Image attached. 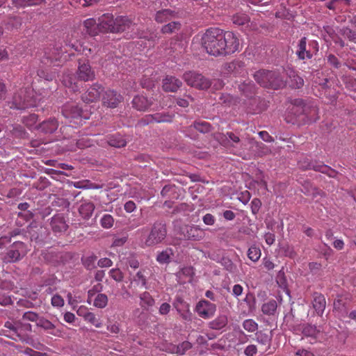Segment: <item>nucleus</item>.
Listing matches in <instances>:
<instances>
[{"label": "nucleus", "mask_w": 356, "mask_h": 356, "mask_svg": "<svg viewBox=\"0 0 356 356\" xmlns=\"http://www.w3.org/2000/svg\"><path fill=\"white\" fill-rule=\"evenodd\" d=\"M201 42L207 52L213 56L231 54L241 49L240 39L235 33L216 28L207 30Z\"/></svg>", "instance_id": "obj_1"}, {"label": "nucleus", "mask_w": 356, "mask_h": 356, "mask_svg": "<svg viewBox=\"0 0 356 356\" xmlns=\"http://www.w3.org/2000/svg\"><path fill=\"white\" fill-rule=\"evenodd\" d=\"M42 99L41 95H36L33 89L26 87L15 94L12 101L8 102V106L10 108L24 109L36 106Z\"/></svg>", "instance_id": "obj_2"}, {"label": "nucleus", "mask_w": 356, "mask_h": 356, "mask_svg": "<svg viewBox=\"0 0 356 356\" xmlns=\"http://www.w3.org/2000/svg\"><path fill=\"white\" fill-rule=\"evenodd\" d=\"M255 81L261 86L278 89L284 85V81L277 72L261 70L254 74Z\"/></svg>", "instance_id": "obj_3"}, {"label": "nucleus", "mask_w": 356, "mask_h": 356, "mask_svg": "<svg viewBox=\"0 0 356 356\" xmlns=\"http://www.w3.org/2000/svg\"><path fill=\"white\" fill-rule=\"evenodd\" d=\"M167 230L165 225L161 222L154 224L151 232L144 241L145 246H153L161 243L166 237Z\"/></svg>", "instance_id": "obj_4"}, {"label": "nucleus", "mask_w": 356, "mask_h": 356, "mask_svg": "<svg viewBox=\"0 0 356 356\" xmlns=\"http://www.w3.org/2000/svg\"><path fill=\"white\" fill-rule=\"evenodd\" d=\"M183 79L188 86L201 90L207 89L211 86V82L209 79L195 72L184 73Z\"/></svg>", "instance_id": "obj_5"}, {"label": "nucleus", "mask_w": 356, "mask_h": 356, "mask_svg": "<svg viewBox=\"0 0 356 356\" xmlns=\"http://www.w3.org/2000/svg\"><path fill=\"white\" fill-rule=\"evenodd\" d=\"M27 251V248L24 243L15 242L2 259L6 263L15 262L24 257Z\"/></svg>", "instance_id": "obj_6"}, {"label": "nucleus", "mask_w": 356, "mask_h": 356, "mask_svg": "<svg viewBox=\"0 0 356 356\" xmlns=\"http://www.w3.org/2000/svg\"><path fill=\"white\" fill-rule=\"evenodd\" d=\"M293 332L297 334H302L305 337L313 339L314 341L320 339L321 332L316 326L310 324L299 325L293 328Z\"/></svg>", "instance_id": "obj_7"}, {"label": "nucleus", "mask_w": 356, "mask_h": 356, "mask_svg": "<svg viewBox=\"0 0 356 356\" xmlns=\"http://www.w3.org/2000/svg\"><path fill=\"white\" fill-rule=\"evenodd\" d=\"M216 311V305L206 300L199 301L195 307V312L197 314L205 319L211 318Z\"/></svg>", "instance_id": "obj_8"}, {"label": "nucleus", "mask_w": 356, "mask_h": 356, "mask_svg": "<svg viewBox=\"0 0 356 356\" xmlns=\"http://www.w3.org/2000/svg\"><path fill=\"white\" fill-rule=\"evenodd\" d=\"M63 114L66 118L75 120L77 124L81 122L82 118H87L82 110L74 104L65 105L63 109Z\"/></svg>", "instance_id": "obj_9"}, {"label": "nucleus", "mask_w": 356, "mask_h": 356, "mask_svg": "<svg viewBox=\"0 0 356 356\" xmlns=\"http://www.w3.org/2000/svg\"><path fill=\"white\" fill-rule=\"evenodd\" d=\"M121 100L122 96L112 90L105 91L102 97L103 104L109 108L116 107Z\"/></svg>", "instance_id": "obj_10"}, {"label": "nucleus", "mask_w": 356, "mask_h": 356, "mask_svg": "<svg viewBox=\"0 0 356 356\" xmlns=\"http://www.w3.org/2000/svg\"><path fill=\"white\" fill-rule=\"evenodd\" d=\"M99 25V31L114 32L118 28H114L115 24V19L111 14H104L98 19Z\"/></svg>", "instance_id": "obj_11"}, {"label": "nucleus", "mask_w": 356, "mask_h": 356, "mask_svg": "<svg viewBox=\"0 0 356 356\" xmlns=\"http://www.w3.org/2000/svg\"><path fill=\"white\" fill-rule=\"evenodd\" d=\"M300 168L307 170L314 169L316 171H321L323 173H329L330 177H334L335 172L330 169L327 165L321 164H314L312 162L308 161L307 159L304 161H300L298 163Z\"/></svg>", "instance_id": "obj_12"}, {"label": "nucleus", "mask_w": 356, "mask_h": 356, "mask_svg": "<svg viewBox=\"0 0 356 356\" xmlns=\"http://www.w3.org/2000/svg\"><path fill=\"white\" fill-rule=\"evenodd\" d=\"M173 305L184 320L186 321L192 320V313L190 311V306L188 303L180 298H177Z\"/></svg>", "instance_id": "obj_13"}, {"label": "nucleus", "mask_w": 356, "mask_h": 356, "mask_svg": "<svg viewBox=\"0 0 356 356\" xmlns=\"http://www.w3.org/2000/svg\"><path fill=\"white\" fill-rule=\"evenodd\" d=\"M77 76L79 79L84 81L92 80L95 77V72L92 70L88 63H79Z\"/></svg>", "instance_id": "obj_14"}, {"label": "nucleus", "mask_w": 356, "mask_h": 356, "mask_svg": "<svg viewBox=\"0 0 356 356\" xmlns=\"http://www.w3.org/2000/svg\"><path fill=\"white\" fill-rule=\"evenodd\" d=\"M103 91L101 86L95 84L89 88L82 95V99L86 103L92 102L99 98L101 92Z\"/></svg>", "instance_id": "obj_15"}, {"label": "nucleus", "mask_w": 356, "mask_h": 356, "mask_svg": "<svg viewBox=\"0 0 356 356\" xmlns=\"http://www.w3.org/2000/svg\"><path fill=\"white\" fill-rule=\"evenodd\" d=\"M184 235L188 240L199 241L204 237V232L197 226H187L184 231Z\"/></svg>", "instance_id": "obj_16"}, {"label": "nucleus", "mask_w": 356, "mask_h": 356, "mask_svg": "<svg viewBox=\"0 0 356 356\" xmlns=\"http://www.w3.org/2000/svg\"><path fill=\"white\" fill-rule=\"evenodd\" d=\"M182 85V83L178 79L174 76H166L163 81V88L165 91L175 92Z\"/></svg>", "instance_id": "obj_17"}, {"label": "nucleus", "mask_w": 356, "mask_h": 356, "mask_svg": "<svg viewBox=\"0 0 356 356\" xmlns=\"http://www.w3.org/2000/svg\"><path fill=\"white\" fill-rule=\"evenodd\" d=\"M313 298V307L316 312V313L318 315L321 316L323 314L324 310L325 309V298L322 294L318 293H315L314 294Z\"/></svg>", "instance_id": "obj_18"}, {"label": "nucleus", "mask_w": 356, "mask_h": 356, "mask_svg": "<svg viewBox=\"0 0 356 356\" xmlns=\"http://www.w3.org/2000/svg\"><path fill=\"white\" fill-rule=\"evenodd\" d=\"M132 104L137 110L145 111L150 106L152 102L144 95H137L133 99Z\"/></svg>", "instance_id": "obj_19"}, {"label": "nucleus", "mask_w": 356, "mask_h": 356, "mask_svg": "<svg viewBox=\"0 0 356 356\" xmlns=\"http://www.w3.org/2000/svg\"><path fill=\"white\" fill-rule=\"evenodd\" d=\"M58 123L57 120L55 118H50L42 122L39 125V129L45 134H51L58 129Z\"/></svg>", "instance_id": "obj_20"}, {"label": "nucleus", "mask_w": 356, "mask_h": 356, "mask_svg": "<svg viewBox=\"0 0 356 356\" xmlns=\"http://www.w3.org/2000/svg\"><path fill=\"white\" fill-rule=\"evenodd\" d=\"M83 26L86 29V32L90 35H95L99 31V22L93 18L87 19L83 22Z\"/></svg>", "instance_id": "obj_21"}, {"label": "nucleus", "mask_w": 356, "mask_h": 356, "mask_svg": "<svg viewBox=\"0 0 356 356\" xmlns=\"http://www.w3.org/2000/svg\"><path fill=\"white\" fill-rule=\"evenodd\" d=\"M132 26L131 22L127 17L119 16L115 18V24L114 28H118V30H114V32H120L129 29Z\"/></svg>", "instance_id": "obj_22"}, {"label": "nucleus", "mask_w": 356, "mask_h": 356, "mask_svg": "<svg viewBox=\"0 0 356 356\" xmlns=\"http://www.w3.org/2000/svg\"><path fill=\"white\" fill-rule=\"evenodd\" d=\"M94 209L95 206L92 202H86L80 206L79 211L84 219H88L92 216Z\"/></svg>", "instance_id": "obj_23"}, {"label": "nucleus", "mask_w": 356, "mask_h": 356, "mask_svg": "<svg viewBox=\"0 0 356 356\" xmlns=\"http://www.w3.org/2000/svg\"><path fill=\"white\" fill-rule=\"evenodd\" d=\"M7 21L5 22V26L8 30L17 29L21 25V20L16 15L13 13H9L7 15Z\"/></svg>", "instance_id": "obj_24"}, {"label": "nucleus", "mask_w": 356, "mask_h": 356, "mask_svg": "<svg viewBox=\"0 0 356 356\" xmlns=\"http://www.w3.org/2000/svg\"><path fill=\"white\" fill-rule=\"evenodd\" d=\"M172 255L173 250L171 248H166L158 253L156 256V261L161 264H168L170 261Z\"/></svg>", "instance_id": "obj_25"}, {"label": "nucleus", "mask_w": 356, "mask_h": 356, "mask_svg": "<svg viewBox=\"0 0 356 356\" xmlns=\"http://www.w3.org/2000/svg\"><path fill=\"white\" fill-rule=\"evenodd\" d=\"M147 275V273L146 270L141 269L138 271L136 275L134 277L133 282H135L138 286L147 289L146 280Z\"/></svg>", "instance_id": "obj_26"}, {"label": "nucleus", "mask_w": 356, "mask_h": 356, "mask_svg": "<svg viewBox=\"0 0 356 356\" xmlns=\"http://www.w3.org/2000/svg\"><path fill=\"white\" fill-rule=\"evenodd\" d=\"M37 324L38 326L47 331L49 334L54 336L58 335V331L55 329L54 325L49 321L46 319H40Z\"/></svg>", "instance_id": "obj_27"}, {"label": "nucleus", "mask_w": 356, "mask_h": 356, "mask_svg": "<svg viewBox=\"0 0 356 356\" xmlns=\"http://www.w3.org/2000/svg\"><path fill=\"white\" fill-rule=\"evenodd\" d=\"M306 38H302L298 44V49L297 50V54L299 58L303 60L305 58H310L312 57V54L310 52L306 51Z\"/></svg>", "instance_id": "obj_28"}, {"label": "nucleus", "mask_w": 356, "mask_h": 356, "mask_svg": "<svg viewBox=\"0 0 356 356\" xmlns=\"http://www.w3.org/2000/svg\"><path fill=\"white\" fill-rule=\"evenodd\" d=\"M106 143L115 147H122L125 146L126 140L120 135H112L107 140Z\"/></svg>", "instance_id": "obj_29"}, {"label": "nucleus", "mask_w": 356, "mask_h": 356, "mask_svg": "<svg viewBox=\"0 0 356 356\" xmlns=\"http://www.w3.org/2000/svg\"><path fill=\"white\" fill-rule=\"evenodd\" d=\"M277 307V302L275 300H270L262 305L261 311L266 315H273L276 312Z\"/></svg>", "instance_id": "obj_30"}, {"label": "nucleus", "mask_w": 356, "mask_h": 356, "mask_svg": "<svg viewBox=\"0 0 356 356\" xmlns=\"http://www.w3.org/2000/svg\"><path fill=\"white\" fill-rule=\"evenodd\" d=\"M140 305L143 307H149L154 305L155 300L149 292L145 291L140 296Z\"/></svg>", "instance_id": "obj_31"}, {"label": "nucleus", "mask_w": 356, "mask_h": 356, "mask_svg": "<svg viewBox=\"0 0 356 356\" xmlns=\"http://www.w3.org/2000/svg\"><path fill=\"white\" fill-rule=\"evenodd\" d=\"M227 324V317L226 315H220L215 320L211 322V327L215 330H220Z\"/></svg>", "instance_id": "obj_32"}, {"label": "nucleus", "mask_w": 356, "mask_h": 356, "mask_svg": "<svg viewBox=\"0 0 356 356\" xmlns=\"http://www.w3.org/2000/svg\"><path fill=\"white\" fill-rule=\"evenodd\" d=\"M173 17V13L171 10L165 9L158 11L156 14L155 19L160 23L170 20Z\"/></svg>", "instance_id": "obj_33"}, {"label": "nucleus", "mask_w": 356, "mask_h": 356, "mask_svg": "<svg viewBox=\"0 0 356 356\" xmlns=\"http://www.w3.org/2000/svg\"><path fill=\"white\" fill-rule=\"evenodd\" d=\"M38 116L35 114H30L23 119L24 124L29 129H37L39 127L37 125Z\"/></svg>", "instance_id": "obj_34"}, {"label": "nucleus", "mask_w": 356, "mask_h": 356, "mask_svg": "<svg viewBox=\"0 0 356 356\" xmlns=\"http://www.w3.org/2000/svg\"><path fill=\"white\" fill-rule=\"evenodd\" d=\"M63 53V51L60 50V51L56 49L54 50V52H45V56H46V58L45 59L47 60V62L46 63L44 60H42L43 63H44L45 64H47V63H49V61L51 63L53 62V60H60L62 58V56L60 55V54Z\"/></svg>", "instance_id": "obj_35"}, {"label": "nucleus", "mask_w": 356, "mask_h": 356, "mask_svg": "<svg viewBox=\"0 0 356 356\" xmlns=\"http://www.w3.org/2000/svg\"><path fill=\"white\" fill-rule=\"evenodd\" d=\"M108 303V298L104 293H99L94 300V306L98 308H104Z\"/></svg>", "instance_id": "obj_36"}, {"label": "nucleus", "mask_w": 356, "mask_h": 356, "mask_svg": "<svg viewBox=\"0 0 356 356\" xmlns=\"http://www.w3.org/2000/svg\"><path fill=\"white\" fill-rule=\"evenodd\" d=\"M37 75L40 79H43L46 81H52L56 77V72L47 69H41L38 71Z\"/></svg>", "instance_id": "obj_37"}, {"label": "nucleus", "mask_w": 356, "mask_h": 356, "mask_svg": "<svg viewBox=\"0 0 356 356\" xmlns=\"http://www.w3.org/2000/svg\"><path fill=\"white\" fill-rule=\"evenodd\" d=\"M114 224V218L110 214H104L100 219V225L104 229H110Z\"/></svg>", "instance_id": "obj_38"}, {"label": "nucleus", "mask_w": 356, "mask_h": 356, "mask_svg": "<svg viewBox=\"0 0 356 356\" xmlns=\"http://www.w3.org/2000/svg\"><path fill=\"white\" fill-rule=\"evenodd\" d=\"M239 90L248 97L254 93V86L250 81H244L242 84L239 85Z\"/></svg>", "instance_id": "obj_39"}, {"label": "nucleus", "mask_w": 356, "mask_h": 356, "mask_svg": "<svg viewBox=\"0 0 356 356\" xmlns=\"http://www.w3.org/2000/svg\"><path fill=\"white\" fill-rule=\"evenodd\" d=\"M192 347L191 344L188 341H184L177 347L173 346L170 349L172 352H176L178 354L184 355L185 352L189 350Z\"/></svg>", "instance_id": "obj_40"}, {"label": "nucleus", "mask_w": 356, "mask_h": 356, "mask_svg": "<svg viewBox=\"0 0 356 356\" xmlns=\"http://www.w3.org/2000/svg\"><path fill=\"white\" fill-rule=\"evenodd\" d=\"M248 257L251 261L254 262L257 261L261 257L260 249L256 246L250 247L248 251Z\"/></svg>", "instance_id": "obj_41"}, {"label": "nucleus", "mask_w": 356, "mask_h": 356, "mask_svg": "<svg viewBox=\"0 0 356 356\" xmlns=\"http://www.w3.org/2000/svg\"><path fill=\"white\" fill-rule=\"evenodd\" d=\"M232 21L236 25H244L249 22V17L244 13H237L233 16Z\"/></svg>", "instance_id": "obj_42"}, {"label": "nucleus", "mask_w": 356, "mask_h": 356, "mask_svg": "<svg viewBox=\"0 0 356 356\" xmlns=\"http://www.w3.org/2000/svg\"><path fill=\"white\" fill-rule=\"evenodd\" d=\"M180 28V24L177 22H172L163 26L161 31L164 33H172L178 31Z\"/></svg>", "instance_id": "obj_43"}, {"label": "nucleus", "mask_w": 356, "mask_h": 356, "mask_svg": "<svg viewBox=\"0 0 356 356\" xmlns=\"http://www.w3.org/2000/svg\"><path fill=\"white\" fill-rule=\"evenodd\" d=\"M151 118L150 122H170L172 120V117L168 115L156 113L153 115L149 116Z\"/></svg>", "instance_id": "obj_44"}, {"label": "nucleus", "mask_w": 356, "mask_h": 356, "mask_svg": "<svg viewBox=\"0 0 356 356\" xmlns=\"http://www.w3.org/2000/svg\"><path fill=\"white\" fill-rule=\"evenodd\" d=\"M243 327L248 332H254L258 328V324L253 319H246L243 323Z\"/></svg>", "instance_id": "obj_45"}, {"label": "nucleus", "mask_w": 356, "mask_h": 356, "mask_svg": "<svg viewBox=\"0 0 356 356\" xmlns=\"http://www.w3.org/2000/svg\"><path fill=\"white\" fill-rule=\"evenodd\" d=\"M257 341L262 346H265L268 348L270 346V339L266 334L259 332L256 334Z\"/></svg>", "instance_id": "obj_46"}, {"label": "nucleus", "mask_w": 356, "mask_h": 356, "mask_svg": "<svg viewBox=\"0 0 356 356\" xmlns=\"http://www.w3.org/2000/svg\"><path fill=\"white\" fill-rule=\"evenodd\" d=\"M85 320L92 323L96 327L99 328L102 326V322L98 319L95 314L92 312L87 313V315L85 316Z\"/></svg>", "instance_id": "obj_47"}, {"label": "nucleus", "mask_w": 356, "mask_h": 356, "mask_svg": "<svg viewBox=\"0 0 356 356\" xmlns=\"http://www.w3.org/2000/svg\"><path fill=\"white\" fill-rule=\"evenodd\" d=\"M194 128L202 133H207L210 131V125L205 121L195 122L194 124Z\"/></svg>", "instance_id": "obj_48"}, {"label": "nucleus", "mask_w": 356, "mask_h": 356, "mask_svg": "<svg viewBox=\"0 0 356 356\" xmlns=\"http://www.w3.org/2000/svg\"><path fill=\"white\" fill-rule=\"evenodd\" d=\"M43 0H13V3L16 6H26L36 5L42 2Z\"/></svg>", "instance_id": "obj_49"}, {"label": "nucleus", "mask_w": 356, "mask_h": 356, "mask_svg": "<svg viewBox=\"0 0 356 356\" xmlns=\"http://www.w3.org/2000/svg\"><path fill=\"white\" fill-rule=\"evenodd\" d=\"M109 275L116 282H121L123 280V274L119 268H113L109 271Z\"/></svg>", "instance_id": "obj_50"}, {"label": "nucleus", "mask_w": 356, "mask_h": 356, "mask_svg": "<svg viewBox=\"0 0 356 356\" xmlns=\"http://www.w3.org/2000/svg\"><path fill=\"white\" fill-rule=\"evenodd\" d=\"M334 309L341 314V316L347 314V310L340 299H337L334 302Z\"/></svg>", "instance_id": "obj_51"}, {"label": "nucleus", "mask_w": 356, "mask_h": 356, "mask_svg": "<svg viewBox=\"0 0 356 356\" xmlns=\"http://www.w3.org/2000/svg\"><path fill=\"white\" fill-rule=\"evenodd\" d=\"M51 303L54 307H62L64 305L65 302L60 296L55 294L51 298Z\"/></svg>", "instance_id": "obj_52"}, {"label": "nucleus", "mask_w": 356, "mask_h": 356, "mask_svg": "<svg viewBox=\"0 0 356 356\" xmlns=\"http://www.w3.org/2000/svg\"><path fill=\"white\" fill-rule=\"evenodd\" d=\"M193 273V268L191 266H186L182 268L177 274L179 279H181V276L184 275L188 278L191 277Z\"/></svg>", "instance_id": "obj_53"}, {"label": "nucleus", "mask_w": 356, "mask_h": 356, "mask_svg": "<svg viewBox=\"0 0 356 356\" xmlns=\"http://www.w3.org/2000/svg\"><path fill=\"white\" fill-rule=\"evenodd\" d=\"M291 86L295 88H300L304 84L303 79L299 76H293L291 77Z\"/></svg>", "instance_id": "obj_54"}, {"label": "nucleus", "mask_w": 356, "mask_h": 356, "mask_svg": "<svg viewBox=\"0 0 356 356\" xmlns=\"http://www.w3.org/2000/svg\"><path fill=\"white\" fill-rule=\"evenodd\" d=\"M63 84L70 88H72L73 91H76L77 90V86L76 83H72V81L71 80V77L69 76H66L63 79Z\"/></svg>", "instance_id": "obj_55"}, {"label": "nucleus", "mask_w": 356, "mask_h": 356, "mask_svg": "<svg viewBox=\"0 0 356 356\" xmlns=\"http://www.w3.org/2000/svg\"><path fill=\"white\" fill-rule=\"evenodd\" d=\"M56 219H54V220L52 221V227H53V229L55 231V232H61L63 230H65L66 229V227H67V225L65 223V222H63V220H60L59 221V225L57 226L56 225Z\"/></svg>", "instance_id": "obj_56"}, {"label": "nucleus", "mask_w": 356, "mask_h": 356, "mask_svg": "<svg viewBox=\"0 0 356 356\" xmlns=\"http://www.w3.org/2000/svg\"><path fill=\"white\" fill-rule=\"evenodd\" d=\"M38 318V314L33 312H26L23 314L24 321H36Z\"/></svg>", "instance_id": "obj_57"}, {"label": "nucleus", "mask_w": 356, "mask_h": 356, "mask_svg": "<svg viewBox=\"0 0 356 356\" xmlns=\"http://www.w3.org/2000/svg\"><path fill=\"white\" fill-rule=\"evenodd\" d=\"M96 261V257L95 256H90L86 257L83 260L84 265L88 268H92L95 267V264Z\"/></svg>", "instance_id": "obj_58"}, {"label": "nucleus", "mask_w": 356, "mask_h": 356, "mask_svg": "<svg viewBox=\"0 0 356 356\" xmlns=\"http://www.w3.org/2000/svg\"><path fill=\"white\" fill-rule=\"evenodd\" d=\"M72 47L74 48L75 51L81 52L86 56H88L91 51L90 48L82 47L81 44H72Z\"/></svg>", "instance_id": "obj_59"}, {"label": "nucleus", "mask_w": 356, "mask_h": 356, "mask_svg": "<svg viewBox=\"0 0 356 356\" xmlns=\"http://www.w3.org/2000/svg\"><path fill=\"white\" fill-rule=\"evenodd\" d=\"M283 251L284 255L289 257L290 258H294L296 255V252L293 250V248L290 245H286L283 248Z\"/></svg>", "instance_id": "obj_60"}, {"label": "nucleus", "mask_w": 356, "mask_h": 356, "mask_svg": "<svg viewBox=\"0 0 356 356\" xmlns=\"http://www.w3.org/2000/svg\"><path fill=\"white\" fill-rule=\"evenodd\" d=\"M257 351V349L255 345H249L245 348L244 353L246 356H254Z\"/></svg>", "instance_id": "obj_61"}, {"label": "nucleus", "mask_w": 356, "mask_h": 356, "mask_svg": "<svg viewBox=\"0 0 356 356\" xmlns=\"http://www.w3.org/2000/svg\"><path fill=\"white\" fill-rule=\"evenodd\" d=\"M171 306L167 302H164L159 307V312L161 315H165L170 311Z\"/></svg>", "instance_id": "obj_62"}, {"label": "nucleus", "mask_w": 356, "mask_h": 356, "mask_svg": "<svg viewBox=\"0 0 356 356\" xmlns=\"http://www.w3.org/2000/svg\"><path fill=\"white\" fill-rule=\"evenodd\" d=\"M97 264L101 268L110 267L112 266L113 262L108 258H102L98 261Z\"/></svg>", "instance_id": "obj_63"}, {"label": "nucleus", "mask_w": 356, "mask_h": 356, "mask_svg": "<svg viewBox=\"0 0 356 356\" xmlns=\"http://www.w3.org/2000/svg\"><path fill=\"white\" fill-rule=\"evenodd\" d=\"M12 304L11 298L9 296L3 294L0 295V305L2 306H7Z\"/></svg>", "instance_id": "obj_64"}]
</instances>
